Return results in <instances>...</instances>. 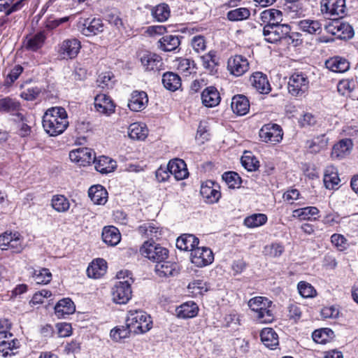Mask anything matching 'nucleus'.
Returning <instances> with one entry per match:
<instances>
[{
	"instance_id": "62",
	"label": "nucleus",
	"mask_w": 358,
	"mask_h": 358,
	"mask_svg": "<svg viewBox=\"0 0 358 358\" xmlns=\"http://www.w3.org/2000/svg\"><path fill=\"white\" fill-rule=\"evenodd\" d=\"M192 47L196 52H203L206 48V43L204 36L198 35L192 38L191 41Z\"/></svg>"
},
{
	"instance_id": "6",
	"label": "nucleus",
	"mask_w": 358,
	"mask_h": 358,
	"mask_svg": "<svg viewBox=\"0 0 358 358\" xmlns=\"http://www.w3.org/2000/svg\"><path fill=\"white\" fill-rule=\"evenodd\" d=\"M142 255L150 260L159 264L163 262L169 257V250L154 241H146L140 248Z\"/></svg>"
},
{
	"instance_id": "57",
	"label": "nucleus",
	"mask_w": 358,
	"mask_h": 358,
	"mask_svg": "<svg viewBox=\"0 0 358 358\" xmlns=\"http://www.w3.org/2000/svg\"><path fill=\"white\" fill-rule=\"evenodd\" d=\"M297 288L300 295L303 298H312L316 295V290L308 282L301 281L298 283Z\"/></svg>"
},
{
	"instance_id": "59",
	"label": "nucleus",
	"mask_w": 358,
	"mask_h": 358,
	"mask_svg": "<svg viewBox=\"0 0 358 358\" xmlns=\"http://www.w3.org/2000/svg\"><path fill=\"white\" fill-rule=\"evenodd\" d=\"M355 83L352 80H342L339 81L337 85L338 92L343 96H349L352 92Z\"/></svg>"
},
{
	"instance_id": "7",
	"label": "nucleus",
	"mask_w": 358,
	"mask_h": 358,
	"mask_svg": "<svg viewBox=\"0 0 358 358\" xmlns=\"http://www.w3.org/2000/svg\"><path fill=\"white\" fill-rule=\"evenodd\" d=\"M131 282L133 280L131 277L126 280L115 282L111 291L113 301L115 303L125 304L130 300L132 294Z\"/></svg>"
},
{
	"instance_id": "11",
	"label": "nucleus",
	"mask_w": 358,
	"mask_h": 358,
	"mask_svg": "<svg viewBox=\"0 0 358 358\" xmlns=\"http://www.w3.org/2000/svg\"><path fill=\"white\" fill-rule=\"evenodd\" d=\"M69 158L79 166H85L96 159V154L91 148H79L69 152Z\"/></svg>"
},
{
	"instance_id": "63",
	"label": "nucleus",
	"mask_w": 358,
	"mask_h": 358,
	"mask_svg": "<svg viewBox=\"0 0 358 358\" xmlns=\"http://www.w3.org/2000/svg\"><path fill=\"white\" fill-rule=\"evenodd\" d=\"M331 242L341 251L344 250L347 247V239L339 234H334L331 236Z\"/></svg>"
},
{
	"instance_id": "23",
	"label": "nucleus",
	"mask_w": 358,
	"mask_h": 358,
	"mask_svg": "<svg viewBox=\"0 0 358 358\" xmlns=\"http://www.w3.org/2000/svg\"><path fill=\"white\" fill-rule=\"evenodd\" d=\"M75 310L74 303L69 298L59 300L55 306V314L59 318H66L68 315L73 314Z\"/></svg>"
},
{
	"instance_id": "58",
	"label": "nucleus",
	"mask_w": 358,
	"mask_h": 358,
	"mask_svg": "<svg viewBox=\"0 0 358 358\" xmlns=\"http://www.w3.org/2000/svg\"><path fill=\"white\" fill-rule=\"evenodd\" d=\"M139 231L141 233L145 234L151 239H158L161 236V231L159 230V227H157L151 224H144L140 226Z\"/></svg>"
},
{
	"instance_id": "12",
	"label": "nucleus",
	"mask_w": 358,
	"mask_h": 358,
	"mask_svg": "<svg viewBox=\"0 0 358 358\" xmlns=\"http://www.w3.org/2000/svg\"><path fill=\"white\" fill-rule=\"evenodd\" d=\"M214 260L212 250L206 247H198L191 252V262L198 267L210 264Z\"/></svg>"
},
{
	"instance_id": "2",
	"label": "nucleus",
	"mask_w": 358,
	"mask_h": 358,
	"mask_svg": "<svg viewBox=\"0 0 358 358\" xmlns=\"http://www.w3.org/2000/svg\"><path fill=\"white\" fill-rule=\"evenodd\" d=\"M263 35L265 40L271 43H275L280 41H285V43L294 45H298L299 34L292 32L291 27L288 24L272 23L266 24L263 28Z\"/></svg>"
},
{
	"instance_id": "44",
	"label": "nucleus",
	"mask_w": 358,
	"mask_h": 358,
	"mask_svg": "<svg viewBox=\"0 0 358 358\" xmlns=\"http://www.w3.org/2000/svg\"><path fill=\"white\" fill-rule=\"evenodd\" d=\"M20 108V102L9 96L0 99L1 112L12 113L14 116L16 113H21Z\"/></svg>"
},
{
	"instance_id": "5",
	"label": "nucleus",
	"mask_w": 358,
	"mask_h": 358,
	"mask_svg": "<svg viewBox=\"0 0 358 358\" xmlns=\"http://www.w3.org/2000/svg\"><path fill=\"white\" fill-rule=\"evenodd\" d=\"M309 79L306 73H294L289 78L287 89L289 93L296 97L303 96L309 89Z\"/></svg>"
},
{
	"instance_id": "33",
	"label": "nucleus",
	"mask_w": 358,
	"mask_h": 358,
	"mask_svg": "<svg viewBox=\"0 0 358 358\" xmlns=\"http://www.w3.org/2000/svg\"><path fill=\"white\" fill-rule=\"evenodd\" d=\"M158 47L164 52H171L176 50L180 44V41L178 36L167 34L162 36L159 42Z\"/></svg>"
},
{
	"instance_id": "1",
	"label": "nucleus",
	"mask_w": 358,
	"mask_h": 358,
	"mask_svg": "<svg viewBox=\"0 0 358 358\" xmlns=\"http://www.w3.org/2000/svg\"><path fill=\"white\" fill-rule=\"evenodd\" d=\"M43 127L51 136L62 134L69 126L68 115L62 107H52L43 116Z\"/></svg>"
},
{
	"instance_id": "47",
	"label": "nucleus",
	"mask_w": 358,
	"mask_h": 358,
	"mask_svg": "<svg viewBox=\"0 0 358 358\" xmlns=\"http://www.w3.org/2000/svg\"><path fill=\"white\" fill-rule=\"evenodd\" d=\"M20 346V341L16 339L5 340L2 338L0 340V352H2L3 357L10 356L15 355L13 352Z\"/></svg>"
},
{
	"instance_id": "54",
	"label": "nucleus",
	"mask_w": 358,
	"mask_h": 358,
	"mask_svg": "<svg viewBox=\"0 0 358 358\" xmlns=\"http://www.w3.org/2000/svg\"><path fill=\"white\" fill-rule=\"evenodd\" d=\"M333 334L334 331L330 329H321L314 331L312 334V338L315 343L324 344Z\"/></svg>"
},
{
	"instance_id": "28",
	"label": "nucleus",
	"mask_w": 358,
	"mask_h": 358,
	"mask_svg": "<svg viewBox=\"0 0 358 358\" xmlns=\"http://www.w3.org/2000/svg\"><path fill=\"white\" fill-rule=\"evenodd\" d=\"M88 196L94 204L103 205L108 199V192L101 185L92 186L88 190Z\"/></svg>"
},
{
	"instance_id": "19",
	"label": "nucleus",
	"mask_w": 358,
	"mask_h": 358,
	"mask_svg": "<svg viewBox=\"0 0 358 358\" xmlns=\"http://www.w3.org/2000/svg\"><path fill=\"white\" fill-rule=\"evenodd\" d=\"M141 62L145 69L148 71H159L164 65L160 56L150 52L143 55Z\"/></svg>"
},
{
	"instance_id": "39",
	"label": "nucleus",
	"mask_w": 358,
	"mask_h": 358,
	"mask_svg": "<svg viewBox=\"0 0 358 358\" xmlns=\"http://www.w3.org/2000/svg\"><path fill=\"white\" fill-rule=\"evenodd\" d=\"M30 118V115L22 113L14 114V121L18 123L19 134L22 137L27 136L31 133V127L28 124Z\"/></svg>"
},
{
	"instance_id": "41",
	"label": "nucleus",
	"mask_w": 358,
	"mask_h": 358,
	"mask_svg": "<svg viewBox=\"0 0 358 358\" xmlns=\"http://www.w3.org/2000/svg\"><path fill=\"white\" fill-rule=\"evenodd\" d=\"M299 29L310 34H319L322 29V24L319 20H303L299 22Z\"/></svg>"
},
{
	"instance_id": "48",
	"label": "nucleus",
	"mask_w": 358,
	"mask_h": 358,
	"mask_svg": "<svg viewBox=\"0 0 358 358\" xmlns=\"http://www.w3.org/2000/svg\"><path fill=\"white\" fill-rule=\"evenodd\" d=\"M131 333H133L131 329L125 322V325L118 326L110 331V336L115 341H120L122 339L128 338Z\"/></svg>"
},
{
	"instance_id": "52",
	"label": "nucleus",
	"mask_w": 358,
	"mask_h": 358,
	"mask_svg": "<svg viewBox=\"0 0 358 358\" xmlns=\"http://www.w3.org/2000/svg\"><path fill=\"white\" fill-rule=\"evenodd\" d=\"M32 276L37 284L46 285L52 280V273L48 268L33 269Z\"/></svg>"
},
{
	"instance_id": "36",
	"label": "nucleus",
	"mask_w": 358,
	"mask_h": 358,
	"mask_svg": "<svg viewBox=\"0 0 358 358\" xmlns=\"http://www.w3.org/2000/svg\"><path fill=\"white\" fill-rule=\"evenodd\" d=\"M328 138L325 134L318 135L306 141V147L311 153H318L325 149L328 144Z\"/></svg>"
},
{
	"instance_id": "34",
	"label": "nucleus",
	"mask_w": 358,
	"mask_h": 358,
	"mask_svg": "<svg viewBox=\"0 0 358 358\" xmlns=\"http://www.w3.org/2000/svg\"><path fill=\"white\" fill-rule=\"evenodd\" d=\"M325 65L327 69L335 73H344L350 68L349 62L340 57L330 58L327 60Z\"/></svg>"
},
{
	"instance_id": "20",
	"label": "nucleus",
	"mask_w": 358,
	"mask_h": 358,
	"mask_svg": "<svg viewBox=\"0 0 358 358\" xmlns=\"http://www.w3.org/2000/svg\"><path fill=\"white\" fill-rule=\"evenodd\" d=\"M148 98L144 91H134L131 95L128 106L133 111H141L147 106Z\"/></svg>"
},
{
	"instance_id": "56",
	"label": "nucleus",
	"mask_w": 358,
	"mask_h": 358,
	"mask_svg": "<svg viewBox=\"0 0 358 358\" xmlns=\"http://www.w3.org/2000/svg\"><path fill=\"white\" fill-rule=\"evenodd\" d=\"M152 15L159 22L166 21L170 15L169 8L166 4H159L152 10Z\"/></svg>"
},
{
	"instance_id": "46",
	"label": "nucleus",
	"mask_w": 358,
	"mask_h": 358,
	"mask_svg": "<svg viewBox=\"0 0 358 358\" xmlns=\"http://www.w3.org/2000/svg\"><path fill=\"white\" fill-rule=\"evenodd\" d=\"M51 206L58 213H65L70 208L69 199L64 195H54L51 199Z\"/></svg>"
},
{
	"instance_id": "30",
	"label": "nucleus",
	"mask_w": 358,
	"mask_h": 358,
	"mask_svg": "<svg viewBox=\"0 0 358 358\" xmlns=\"http://www.w3.org/2000/svg\"><path fill=\"white\" fill-rule=\"evenodd\" d=\"M263 344L271 350L275 349L279 345L278 336L272 328H264L260 334Z\"/></svg>"
},
{
	"instance_id": "14",
	"label": "nucleus",
	"mask_w": 358,
	"mask_h": 358,
	"mask_svg": "<svg viewBox=\"0 0 358 358\" xmlns=\"http://www.w3.org/2000/svg\"><path fill=\"white\" fill-rule=\"evenodd\" d=\"M345 0H322L321 11L330 15H340L345 13Z\"/></svg>"
},
{
	"instance_id": "50",
	"label": "nucleus",
	"mask_w": 358,
	"mask_h": 358,
	"mask_svg": "<svg viewBox=\"0 0 358 358\" xmlns=\"http://www.w3.org/2000/svg\"><path fill=\"white\" fill-rule=\"evenodd\" d=\"M250 16V11L247 8H236L229 10L227 14V19L232 22L247 20Z\"/></svg>"
},
{
	"instance_id": "45",
	"label": "nucleus",
	"mask_w": 358,
	"mask_h": 358,
	"mask_svg": "<svg viewBox=\"0 0 358 358\" xmlns=\"http://www.w3.org/2000/svg\"><path fill=\"white\" fill-rule=\"evenodd\" d=\"M340 178L337 170L334 166H328L325 169L324 175V183L327 189H334L338 185Z\"/></svg>"
},
{
	"instance_id": "27",
	"label": "nucleus",
	"mask_w": 358,
	"mask_h": 358,
	"mask_svg": "<svg viewBox=\"0 0 358 358\" xmlns=\"http://www.w3.org/2000/svg\"><path fill=\"white\" fill-rule=\"evenodd\" d=\"M352 142L349 138H345L340 141L333 147L331 156L333 159H340L349 154L352 148Z\"/></svg>"
},
{
	"instance_id": "43",
	"label": "nucleus",
	"mask_w": 358,
	"mask_h": 358,
	"mask_svg": "<svg viewBox=\"0 0 358 358\" xmlns=\"http://www.w3.org/2000/svg\"><path fill=\"white\" fill-rule=\"evenodd\" d=\"M260 19L266 24H277L282 20V13L274 8L267 9L261 13Z\"/></svg>"
},
{
	"instance_id": "18",
	"label": "nucleus",
	"mask_w": 358,
	"mask_h": 358,
	"mask_svg": "<svg viewBox=\"0 0 358 358\" xmlns=\"http://www.w3.org/2000/svg\"><path fill=\"white\" fill-rule=\"evenodd\" d=\"M46 40L44 31H39L34 35L27 36L23 41V45L26 50L36 52L41 49Z\"/></svg>"
},
{
	"instance_id": "31",
	"label": "nucleus",
	"mask_w": 358,
	"mask_h": 358,
	"mask_svg": "<svg viewBox=\"0 0 358 358\" xmlns=\"http://www.w3.org/2000/svg\"><path fill=\"white\" fill-rule=\"evenodd\" d=\"M95 169L101 173L113 172L116 168V162L106 156H100L94 160Z\"/></svg>"
},
{
	"instance_id": "13",
	"label": "nucleus",
	"mask_w": 358,
	"mask_h": 358,
	"mask_svg": "<svg viewBox=\"0 0 358 358\" xmlns=\"http://www.w3.org/2000/svg\"><path fill=\"white\" fill-rule=\"evenodd\" d=\"M227 69L231 74L237 77L241 76L248 71L249 62L243 56L235 55L229 58Z\"/></svg>"
},
{
	"instance_id": "21",
	"label": "nucleus",
	"mask_w": 358,
	"mask_h": 358,
	"mask_svg": "<svg viewBox=\"0 0 358 358\" xmlns=\"http://www.w3.org/2000/svg\"><path fill=\"white\" fill-rule=\"evenodd\" d=\"M202 103L208 108L217 106L221 100L217 90L213 86L206 87L201 93Z\"/></svg>"
},
{
	"instance_id": "3",
	"label": "nucleus",
	"mask_w": 358,
	"mask_h": 358,
	"mask_svg": "<svg viewBox=\"0 0 358 358\" xmlns=\"http://www.w3.org/2000/svg\"><path fill=\"white\" fill-rule=\"evenodd\" d=\"M252 316L261 323H270L274 320L272 301L264 296H255L248 301Z\"/></svg>"
},
{
	"instance_id": "53",
	"label": "nucleus",
	"mask_w": 358,
	"mask_h": 358,
	"mask_svg": "<svg viewBox=\"0 0 358 358\" xmlns=\"http://www.w3.org/2000/svg\"><path fill=\"white\" fill-rule=\"evenodd\" d=\"M222 179L229 188H238L241 184V178L239 175L234 171L224 173Z\"/></svg>"
},
{
	"instance_id": "64",
	"label": "nucleus",
	"mask_w": 358,
	"mask_h": 358,
	"mask_svg": "<svg viewBox=\"0 0 358 358\" xmlns=\"http://www.w3.org/2000/svg\"><path fill=\"white\" fill-rule=\"evenodd\" d=\"M317 118L310 113H305L299 120L302 127H310L317 124Z\"/></svg>"
},
{
	"instance_id": "49",
	"label": "nucleus",
	"mask_w": 358,
	"mask_h": 358,
	"mask_svg": "<svg viewBox=\"0 0 358 358\" xmlns=\"http://www.w3.org/2000/svg\"><path fill=\"white\" fill-rule=\"evenodd\" d=\"M201 59L203 62V66L206 69L211 73L217 71L216 67L218 62L216 57V52L210 50L207 54L201 56Z\"/></svg>"
},
{
	"instance_id": "10",
	"label": "nucleus",
	"mask_w": 358,
	"mask_h": 358,
	"mask_svg": "<svg viewBox=\"0 0 358 358\" xmlns=\"http://www.w3.org/2000/svg\"><path fill=\"white\" fill-rule=\"evenodd\" d=\"M80 48V41L76 38H68L59 44L57 52L62 59H73L76 57Z\"/></svg>"
},
{
	"instance_id": "61",
	"label": "nucleus",
	"mask_w": 358,
	"mask_h": 358,
	"mask_svg": "<svg viewBox=\"0 0 358 358\" xmlns=\"http://www.w3.org/2000/svg\"><path fill=\"white\" fill-rule=\"evenodd\" d=\"M242 165L248 171H253L259 168V162L252 156H243L241 158Z\"/></svg>"
},
{
	"instance_id": "17",
	"label": "nucleus",
	"mask_w": 358,
	"mask_h": 358,
	"mask_svg": "<svg viewBox=\"0 0 358 358\" xmlns=\"http://www.w3.org/2000/svg\"><path fill=\"white\" fill-rule=\"evenodd\" d=\"M94 108L96 111L107 115L115 111V104L113 101L105 94H97L95 96Z\"/></svg>"
},
{
	"instance_id": "4",
	"label": "nucleus",
	"mask_w": 358,
	"mask_h": 358,
	"mask_svg": "<svg viewBox=\"0 0 358 358\" xmlns=\"http://www.w3.org/2000/svg\"><path fill=\"white\" fill-rule=\"evenodd\" d=\"M126 322L134 334H144L152 328L151 317L141 310H129Z\"/></svg>"
},
{
	"instance_id": "55",
	"label": "nucleus",
	"mask_w": 358,
	"mask_h": 358,
	"mask_svg": "<svg viewBox=\"0 0 358 358\" xmlns=\"http://www.w3.org/2000/svg\"><path fill=\"white\" fill-rule=\"evenodd\" d=\"M178 71L185 76L196 73V66L193 60L189 59H181L178 66Z\"/></svg>"
},
{
	"instance_id": "26",
	"label": "nucleus",
	"mask_w": 358,
	"mask_h": 358,
	"mask_svg": "<svg viewBox=\"0 0 358 358\" xmlns=\"http://www.w3.org/2000/svg\"><path fill=\"white\" fill-rule=\"evenodd\" d=\"M212 181H208L205 185H202L201 187V194L206 198L209 203H216L221 196V193L215 188L217 187Z\"/></svg>"
},
{
	"instance_id": "9",
	"label": "nucleus",
	"mask_w": 358,
	"mask_h": 358,
	"mask_svg": "<svg viewBox=\"0 0 358 358\" xmlns=\"http://www.w3.org/2000/svg\"><path fill=\"white\" fill-rule=\"evenodd\" d=\"M259 136L261 140L265 143L276 144L282 141L283 131L280 125L268 123L261 128Z\"/></svg>"
},
{
	"instance_id": "40",
	"label": "nucleus",
	"mask_w": 358,
	"mask_h": 358,
	"mask_svg": "<svg viewBox=\"0 0 358 358\" xmlns=\"http://www.w3.org/2000/svg\"><path fill=\"white\" fill-rule=\"evenodd\" d=\"M162 83L166 89L174 92L181 86V79L175 73L166 72L163 74Z\"/></svg>"
},
{
	"instance_id": "29",
	"label": "nucleus",
	"mask_w": 358,
	"mask_h": 358,
	"mask_svg": "<svg viewBox=\"0 0 358 358\" xmlns=\"http://www.w3.org/2000/svg\"><path fill=\"white\" fill-rule=\"evenodd\" d=\"M106 262L103 259H96L89 265L87 274L90 278H99L106 272Z\"/></svg>"
},
{
	"instance_id": "15",
	"label": "nucleus",
	"mask_w": 358,
	"mask_h": 358,
	"mask_svg": "<svg viewBox=\"0 0 358 358\" xmlns=\"http://www.w3.org/2000/svg\"><path fill=\"white\" fill-rule=\"evenodd\" d=\"M251 85L260 94H266L271 90L267 76L262 72L257 71L250 77Z\"/></svg>"
},
{
	"instance_id": "25",
	"label": "nucleus",
	"mask_w": 358,
	"mask_h": 358,
	"mask_svg": "<svg viewBox=\"0 0 358 358\" xmlns=\"http://www.w3.org/2000/svg\"><path fill=\"white\" fill-rule=\"evenodd\" d=\"M199 240L193 234H182L176 240V247L180 250H190L191 252L193 250L198 248Z\"/></svg>"
},
{
	"instance_id": "60",
	"label": "nucleus",
	"mask_w": 358,
	"mask_h": 358,
	"mask_svg": "<svg viewBox=\"0 0 358 358\" xmlns=\"http://www.w3.org/2000/svg\"><path fill=\"white\" fill-rule=\"evenodd\" d=\"M188 289L192 290V292L195 294H203L204 292L208 291L209 286L206 282L198 280L190 282L188 285Z\"/></svg>"
},
{
	"instance_id": "16",
	"label": "nucleus",
	"mask_w": 358,
	"mask_h": 358,
	"mask_svg": "<svg viewBox=\"0 0 358 358\" xmlns=\"http://www.w3.org/2000/svg\"><path fill=\"white\" fill-rule=\"evenodd\" d=\"M167 169L177 180L186 178L189 174L185 161L180 159L171 160L167 164Z\"/></svg>"
},
{
	"instance_id": "8",
	"label": "nucleus",
	"mask_w": 358,
	"mask_h": 358,
	"mask_svg": "<svg viewBox=\"0 0 358 358\" xmlns=\"http://www.w3.org/2000/svg\"><path fill=\"white\" fill-rule=\"evenodd\" d=\"M327 32L341 39H350L354 36V30L350 24L338 19L329 22L324 27Z\"/></svg>"
},
{
	"instance_id": "37",
	"label": "nucleus",
	"mask_w": 358,
	"mask_h": 358,
	"mask_svg": "<svg viewBox=\"0 0 358 358\" xmlns=\"http://www.w3.org/2000/svg\"><path fill=\"white\" fill-rule=\"evenodd\" d=\"M320 211L315 206H308L296 209L292 212V217L300 220H315V216L319 214Z\"/></svg>"
},
{
	"instance_id": "38",
	"label": "nucleus",
	"mask_w": 358,
	"mask_h": 358,
	"mask_svg": "<svg viewBox=\"0 0 358 358\" xmlns=\"http://www.w3.org/2000/svg\"><path fill=\"white\" fill-rule=\"evenodd\" d=\"M198 306L193 301L186 302L176 308L178 317L186 319L195 317L198 313Z\"/></svg>"
},
{
	"instance_id": "32",
	"label": "nucleus",
	"mask_w": 358,
	"mask_h": 358,
	"mask_svg": "<svg viewBox=\"0 0 358 358\" xmlns=\"http://www.w3.org/2000/svg\"><path fill=\"white\" fill-rule=\"evenodd\" d=\"M178 267L177 264L164 260L155 265V271L159 277H169L178 273Z\"/></svg>"
},
{
	"instance_id": "22",
	"label": "nucleus",
	"mask_w": 358,
	"mask_h": 358,
	"mask_svg": "<svg viewBox=\"0 0 358 358\" xmlns=\"http://www.w3.org/2000/svg\"><path fill=\"white\" fill-rule=\"evenodd\" d=\"M103 31V24L99 18H94L90 21L85 20L80 29L81 33L86 36H92Z\"/></svg>"
},
{
	"instance_id": "51",
	"label": "nucleus",
	"mask_w": 358,
	"mask_h": 358,
	"mask_svg": "<svg viewBox=\"0 0 358 358\" xmlns=\"http://www.w3.org/2000/svg\"><path fill=\"white\" fill-rule=\"evenodd\" d=\"M267 221V216L263 213H256L247 217L244 220L245 225L248 228H255L264 224Z\"/></svg>"
},
{
	"instance_id": "42",
	"label": "nucleus",
	"mask_w": 358,
	"mask_h": 358,
	"mask_svg": "<svg viewBox=\"0 0 358 358\" xmlns=\"http://www.w3.org/2000/svg\"><path fill=\"white\" fill-rule=\"evenodd\" d=\"M148 131L145 124L138 122L131 124L128 128V135L131 139L144 140L148 136Z\"/></svg>"
},
{
	"instance_id": "35",
	"label": "nucleus",
	"mask_w": 358,
	"mask_h": 358,
	"mask_svg": "<svg viewBox=\"0 0 358 358\" xmlns=\"http://www.w3.org/2000/svg\"><path fill=\"white\" fill-rule=\"evenodd\" d=\"M102 239L107 245L115 246L120 243L121 236L116 227L113 226L106 227L102 231Z\"/></svg>"
},
{
	"instance_id": "24",
	"label": "nucleus",
	"mask_w": 358,
	"mask_h": 358,
	"mask_svg": "<svg viewBox=\"0 0 358 358\" xmlns=\"http://www.w3.org/2000/svg\"><path fill=\"white\" fill-rule=\"evenodd\" d=\"M233 112L238 115H244L250 109V103L248 98L243 94L234 96L231 103Z\"/></svg>"
}]
</instances>
